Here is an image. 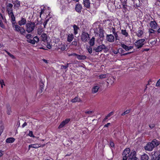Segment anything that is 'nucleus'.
Returning <instances> with one entry per match:
<instances>
[{
  "mask_svg": "<svg viewBox=\"0 0 160 160\" xmlns=\"http://www.w3.org/2000/svg\"><path fill=\"white\" fill-rule=\"evenodd\" d=\"M92 111H88L85 112V113L88 114H91L92 113Z\"/></svg>",
  "mask_w": 160,
  "mask_h": 160,
  "instance_id": "nucleus-59",
  "label": "nucleus"
},
{
  "mask_svg": "<svg viewBox=\"0 0 160 160\" xmlns=\"http://www.w3.org/2000/svg\"><path fill=\"white\" fill-rule=\"evenodd\" d=\"M113 114V112H111L108 113L105 117L104 119L103 120V121H105V120L108 119L109 118L112 116Z\"/></svg>",
  "mask_w": 160,
  "mask_h": 160,
  "instance_id": "nucleus-33",
  "label": "nucleus"
},
{
  "mask_svg": "<svg viewBox=\"0 0 160 160\" xmlns=\"http://www.w3.org/2000/svg\"><path fill=\"white\" fill-rule=\"evenodd\" d=\"M14 30L16 32H19L21 35H25L26 33L25 30L23 27L16 24L12 25Z\"/></svg>",
  "mask_w": 160,
  "mask_h": 160,
  "instance_id": "nucleus-3",
  "label": "nucleus"
},
{
  "mask_svg": "<svg viewBox=\"0 0 160 160\" xmlns=\"http://www.w3.org/2000/svg\"><path fill=\"white\" fill-rule=\"evenodd\" d=\"M3 154V152L2 151H0V157L2 156Z\"/></svg>",
  "mask_w": 160,
  "mask_h": 160,
  "instance_id": "nucleus-57",
  "label": "nucleus"
},
{
  "mask_svg": "<svg viewBox=\"0 0 160 160\" xmlns=\"http://www.w3.org/2000/svg\"><path fill=\"white\" fill-rule=\"evenodd\" d=\"M41 146L40 144L36 143L34 144H31L28 146V150H29L31 148H38Z\"/></svg>",
  "mask_w": 160,
  "mask_h": 160,
  "instance_id": "nucleus-16",
  "label": "nucleus"
},
{
  "mask_svg": "<svg viewBox=\"0 0 160 160\" xmlns=\"http://www.w3.org/2000/svg\"><path fill=\"white\" fill-rule=\"evenodd\" d=\"M149 25L152 29H155L157 28V24L155 21H151L149 23Z\"/></svg>",
  "mask_w": 160,
  "mask_h": 160,
  "instance_id": "nucleus-17",
  "label": "nucleus"
},
{
  "mask_svg": "<svg viewBox=\"0 0 160 160\" xmlns=\"http://www.w3.org/2000/svg\"><path fill=\"white\" fill-rule=\"evenodd\" d=\"M159 144V142L155 139L153 140L151 142L148 143L145 146V150L150 151H152L155 146H157Z\"/></svg>",
  "mask_w": 160,
  "mask_h": 160,
  "instance_id": "nucleus-2",
  "label": "nucleus"
},
{
  "mask_svg": "<svg viewBox=\"0 0 160 160\" xmlns=\"http://www.w3.org/2000/svg\"><path fill=\"white\" fill-rule=\"evenodd\" d=\"M100 88L99 85L96 84L94 85L92 89V93L94 94L97 92Z\"/></svg>",
  "mask_w": 160,
  "mask_h": 160,
  "instance_id": "nucleus-11",
  "label": "nucleus"
},
{
  "mask_svg": "<svg viewBox=\"0 0 160 160\" xmlns=\"http://www.w3.org/2000/svg\"><path fill=\"white\" fill-rule=\"evenodd\" d=\"M115 78L112 77H109L107 80V82L108 85H112L114 83Z\"/></svg>",
  "mask_w": 160,
  "mask_h": 160,
  "instance_id": "nucleus-15",
  "label": "nucleus"
},
{
  "mask_svg": "<svg viewBox=\"0 0 160 160\" xmlns=\"http://www.w3.org/2000/svg\"><path fill=\"white\" fill-rule=\"evenodd\" d=\"M99 35L100 38H102L103 37V30L102 29H99Z\"/></svg>",
  "mask_w": 160,
  "mask_h": 160,
  "instance_id": "nucleus-36",
  "label": "nucleus"
},
{
  "mask_svg": "<svg viewBox=\"0 0 160 160\" xmlns=\"http://www.w3.org/2000/svg\"><path fill=\"white\" fill-rule=\"evenodd\" d=\"M66 49L65 46L63 44H61V46H60L58 48V49H60L62 51H63L65 50Z\"/></svg>",
  "mask_w": 160,
  "mask_h": 160,
  "instance_id": "nucleus-35",
  "label": "nucleus"
},
{
  "mask_svg": "<svg viewBox=\"0 0 160 160\" xmlns=\"http://www.w3.org/2000/svg\"><path fill=\"white\" fill-rule=\"evenodd\" d=\"M111 124L110 123H108L107 124L104 125V127H108V126Z\"/></svg>",
  "mask_w": 160,
  "mask_h": 160,
  "instance_id": "nucleus-56",
  "label": "nucleus"
},
{
  "mask_svg": "<svg viewBox=\"0 0 160 160\" xmlns=\"http://www.w3.org/2000/svg\"><path fill=\"white\" fill-rule=\"evenodd\" d=\"M156 86V87H160V79L157 81Z\"/></svg>",
  "mask_w": 160,
  "mask_h": 160,
  "instance_id": "nucleus-46",
  "label": "nucleus"
},
{
  "mask_svg": "<svg viewBox=\"0 0 160 160\" xmlns=\"http://www.w3.org/2000/svg\"><path fill=\"white\" fill-rule=\"evenodd\" d=\"M95 38L94 37H92L91 38L89 42L90 45L91 46H92L94 44Z\"/></svg>",
  "mask_w": 160,
  "mask_h": 160,
  "instance_id": "nucleus-31",
  "label": "nucleus"
},
{
  "mask_svg": "<svg viewBox=\"0 0 160 160\" xmlns=\"http://www.w3.org/2000/svg\"><path fill=\"white\" fill-rule=\"evenodd\" d=\"M77 54L75 53H73L71 54H68V55L69 56H74L76 57Z\"/></svg>",
  "mask_w": 160,
  "mask_h": 160,
  "instance_id": "nucleus-53",
  "label": "nucleus"
},
{
  "mask_svg": "<svg viewBox=\"0 0 160 160\" xmlns=\"http://www.w3.org/2000/svg\"><path fill=\"white\" fill-rule=\"evenodd\" d=\"M155 126L154 124H151L149 125V127L151 128H153Z\"/></svg>",
  "mask_w": 160,
  "mask_h": 160,
  "instance_id": "nucleus-54",
  "label": "nucleus"
},
{
  "mask_svg": "<svg viewBox=\"0 0 160 160\" xmlns=\"http://www.w3.org/2000/svg\"><path fill=\"white\" fill-rule=\"evenodd\" d=\"M106 48V46L102 44L98 46L97 47H94L93 48V50L97 52H100L104 49Z\"/></svg>",
  "mask_w": 160,
  "mask_h": 160,
  "instance_id": "nucleus-8",
  "label": "nucleus"
},
{
  "mask_svg": "<svg viewBox=\"0 0 160 160\" xmlns=\"http://www.w3.org/2000/svg\"><path fill=\"white\" fill-rule=\"evenodd\" d=\"M27 41L28 42L32 43V44H35V42H34V41L33 39H30L29 40H27Z\"/></svg>",
  "mask_w": 160,
  "mask_h": 160,
  "instance_id": "nucleus-39",
  "label": "nucleus"
},
{
  "mask_svg": "<svg viewBox=\"0 0 160 160\" xmlns=\"http://www.w3.org/2000/svg\"><path fill=\"white\" fill-rule=\"evenodd\" d=\"M136 33L138 37L141 38L142 37V35L143 34V32L142 30H139L136 32Z\"/></svg>",
  "mask_w": 160,
  "mask_h": 160,
  "instance_id": "nucleus-20",
  "label": "nucleus"
},
{
  "mask_svg": "<svg viewBox=\"0 0 160 160\" xmlns=\"http://www.w3.org/2000/svg\"><path fill=\"white\" fill-rule=\"evenodd\" d=\"M107 40L109 42H113L114 41V37L113 35L110 34L109 35H107L106 36Z\"/></svg>",
  "mask_w": 160,
  "mask_h": 160,
  "instance_id": "nucleus-13",
  "label": "nucleus"
},
{
  "mask_svg": "<svg viewBox=\"0 0 160 160\" xmlns=\"http://www.w3.org/2000/svg\"><path fill=\"white\" fill-rule=\"evenodd\" d=\"M156 34L155 31L153 29H150L149 30V37L151 38L156 37Z\"/></svg>",
  "mask_w": 160,
  "mask_h": 160,
  "instance_id": "nucleus-14",
  "label": "nucleus"
},
{
  "mask_svg": "<svg viewBox=\"0 0 160 160\" xmlns=\"http://www.w3.org/2000/svg\"><path fill=\"white\" fill-rule=\"evenodd\" d=\"M148 155L146 154H144L142 156L141 160H148Z\"/></svg>",
  "mask_w": 160,
  "mask_h": 160,
  "instance_id": "nucleus-30",
  "label": "nucleus"
},
{
  "mask_svg": "<svg viewBox=\"0 0 160 160\" xmlns=\"http://www.w3.org/2000/svg\"><path fill=\"white\" fill-rule=\"evenodd\" d=\"M84 6L87 8H89L90 6V2L89 0H85L83 1Z\"/></svg>",
  "mask_w": 160,
  "mask_h": 160,
  "instance_id": "nucleus-24",
  "label": "nucleus"
},
{
  "mask_svg": "<svg viewBox=\"0 0 160 160\" xmlns=\"http://www.w3.org/2000/svg\"><path fill=\"white\" fill-rule=\"evenodd\" d=\"M12 7L13 5L11 3H9L7 5V8L8 15L13 13L12 10Z\"/></svg>",
  "mask_w": 160,
  "mask_h": 160,
  "instance_id": "nucleus-12",
  "label": "nucleus"
},
{
  "mask_svg": "<svg viewBox=\"0 0 160 160\" xmlns=\"http://www.w3.org/2000/svg\"><path fill=\"white\" fill-rule=\"evenodd\" d=\"M157 160H160V154L158 156L157 158Z\"/></svg>",
  "mask_w": 160,
  "mask_h": 160,
  "instance_id": "nucleus-64",
  "label": "nucleus"
},
{
  "mask_svg": "<svg viewBox=\"0 0 160 160\" xmlns=\"http://www.w3.org/2000/svg\"><path fill=\"white\" fill-rule=\"evenodd\" d=\"M82 41L85 42L88 41L90 39L89 35L88 34L85 32H83L81 36Z\"/></svg>",
  "mask_w": 160,
  "mask_h": 160,
  "instance_id": "nucleus-6",
  "label": "nucleus"
},
{
  "mask_svg": "<svg viewBox=\"0 0 160 160\" xmlns=\"http://www.w3.org/2000/svg\"><path fill=\"white\" fill-rule=\"evenodd\" d=\"M113 52L115 54H117L118 53V52L117 51H115V50H113Z\"/></svg>",
  "mask_w": 160,
  "mask_h": 160,
  "instance_id": "nucleus-63",
  "label": "nucleus"
},
{
  "mask_svg": "<svg viewBox=\"0 0 160 160\" xmlns=\"http://www.w3.org/2000/svg\"><path fill=\"white\" fill-rule=\"evenodd\" d=\"M6 52H7V53L8 54V55L9 56H10L12 58H14V56L13 55L11 54H10V53L8 52L7 51H6Z\"/></svg>",
  "mask_w": 160,
  "mask_h": 160,
  "instance_id": "nucleus-49",
  "label": "nucleus"
},
{
  "mask_svg": "<svg viewBox=\"0 0 160 160\" xmlns=\"http://www.w3.org/2000/svg\"><path fill=\"white\" fill-rule=\"evenodd\" d=\"M43 32V30L42 28H39L38 29V35H41Z\"/></svg>",
  "mask_w": 160,
  "mask_h": 160,
  "instance_id": "nucleus-37",
  "label": "nucleus"
},
{
  "mask_svg": "<svg viewBox=\"0 0 160 160\" xmlns=\"http://www.w3.org/2000/svg\"><path fill=\"white\" fill-rule=\"evenodd\" d=\"M35 26L34 22H29L26 24V30L28 33L32 32L34 30Z\"/></svg>",
  "mask_w": 160,
  "mask_h": 160,
  "instance_id": "nucleus-4",
  "label": "nucleus"
},
{
  "mask_svg": "<svg viewBox=\"0 0 160 160\" xmlns=\"http://www.w3.org/2000/svg\"><path fill=\"white\" fill-rule=\"evenodd\" d=\"M82 9V6L80 4L78 3L76 4L75 7V10L77 12H81Z\"/></svg>",
  "mask_w": 160,
  "mask_h": 160,
  "instance_id": "nucleus-19",
  "label": "nucleus"
},
{
  "mask_svg": "<svg viewBox=\"0 0 160 160\" xmlns=\"http://www.w3.org/2000/svg\"><path fill=\"white\" fill-rule=\"evenodd\" d=\"M26 19L22 18L18 22V24L20 26H22V25H24L26 24Z\"/></svg>",
  "mask_w": 160,
  "mask_h": 160,
  "instance_id": "nucleus-18",
  "label": "nucleus"
},
{
  "mask_svg": "<svg viewBox=\"0 0 160 160\" xmlns=\"http://www.w3.org/2000/svg\"><path fill=\"white\" fill-rule=\"evenodd\" d=\"M145 41L144 39H139L135 42V45L138 48H140L144 44Z\"/></svg>",
  "mask_w": 160,
  "mask_h": 160,
  "instance_id": "nucleus-7",
  "label": "nucleus"
},
{
  "mask_svg": "<svg viewBox=\"0 0 160 160\" xmlns=\"http://www.w3.org/2000/svg\"><path fill=\"white\" fill-rule=\"evenodd\" d=\"M156 42V40H154L153 41L150 42V43L152 45H155Z\"/></svg>",
  "mask_w": 160,
  "mask_h": 160,
  "instance_id": "nucleus-45",
  "label": "nucleus"
},
{
  "mask_svg": "<svg viewBox=\"0 0 160 160\" xmlns=\"http://www.w3.org/2000/svg\"><path fill=\"white\" fill-rule=\"evenodd\" d=\"M26 38L28 39V40H29L32 38V35L30 34H28L26 35Z\"/></svg>",
  "mask_w": 160,
  "mask_h": 160,
  "instance_id": "nucleus-38",
  "label": "nucleus"
},
{
  "mask_svg": "<svg viewBox=\"0 0 160 160\" xmlns=\"http://www.w3.org/2000/svg\"><path fill=\"white\" fill-rule=\"evenodd\" d=\"M40 88H43L44 87V85L42 82H40Z\"/></svg>",
  "mask_w": 160,
  "mask_h": 160,
  "instance_id": "nucleus-50",
  "label": "nucleus"
},
{
  "mask_svg": "<svg viewBox=\"0 0 160 160\" xmlns=\"http://www.w3.org/2000/svg\"><path fill=\"white\" fill-rule=\"evenodd\" d=\"M28 135L31 137H34L32 131H30L28 133Z\"/></svg>",
  "mask_w": 160,
  "mask_h": 160,
  "instance_id": "nucleus-47",
  "label": "nucleus"
},
{
  "mask_svg": "<svg viewBox=\"0 0 160 160\" xmlns=\"http://www.w3.org/2000/svg\"><path fill=\"white\" fill-rule=\"evenodd\" d=\"M74 29V33L76 35L78 33V31L79 29V28L75 25H74L73 26Z\"/></svg>",
  "mask_w": 160,
  "mask_h": 160,
  "instance_id": "nucleus-27",
  "label": "nucleus"
},
{
  "mask_svg": "<svg viewBox=\"0 0 160 160\" xmlns=\"http://www.w3.org/2000/svg\"><path fill=\"white\" fill-rule=\"evenodd\" d=\"M0 83L2 88L3 87V85L5 86V85L3 80L2 79H0Z\"/></svg>",
  "mask_w": 160,
  "mask_h": 160,
  "instance_id": "nucleus-41",
  "label": "nucleus"
},
{
  "mask_svg": "<svg viewBox=\"0 0 160 160\" xmlns=\"http://www.w3.org/2000/svg\"><path fill=\"white\" fill-rule=\"evenodd\" d=\"M48 21H49V19H47L43 23V25L44 28H46V26L47 25V23H48Z\"/></svg>",
  "mask_w": 160,
  "mask_h": 160,
  "instance_id": "nucleus-43",
  "label": "nucleus"
},
{
  "mask_svg": "<svg viewBox=\"0 0 160 160\" xmlns=\"http://www.w3.org/2000/svg\"><path fill=\"white\" fill-rule=\"evenodd\" d=\"M27 125V123L26 122H24V123L22 125V128H23Z\"/></svg>",
  "mask_w": 160,
  "mask_h": 160,
  "instance_id": "nucleus-58",
  "label": "nucleus"
},
{
  "mask_svg": "<svg viewBox=\"0 0 160 160\" xmlns=\"http://www.w3.org/2000/svg\"><path fill=\"white\" fill-rule=\"evenodd\" d=\"M136 152L132 151L130 152V150L129 148H126L123 151L122 160H138L136 157Z\"/></svg>",
  "mask_w": 160,
  "mask_h": 160,
  "instance_id": "nucleus-1",
  "label": "nucleus"
},
{
  "mask_svg": "<svg viewBox=\"0 0 160 160\" xmlns=\"http://www.w3.org/2000/svg\"><path fill=\"white\" fill-rule=\"evenodd\" d=\"M42 61L44 62H45L46 63H48V61L46 59H42Z\"/></svg>",
  "mask_w": 160,
  "mask_h": 160,
  "instance_id": "nucleus-61",
  "label": "nucleus"
},
{
  "mask_svg": "<svg viewBox=\"0 0 160 160\" xmlns=\"http://www.w3.org/2000/svg\"><path fill=\"white\" fill-rule=\"evenodd\" d=\"M33 40L35 42H38L39 41V38L37 36H35L33 38Z\"/></svg>",
  "mask_w": 160,
  "mask_h": 160,
  "instance_id": "nucleus-40",
  "label": "nucleus"
},
{
  "mask_svg": "<svg viewBox=\"0 0 160 160\" xmlns=\"http://www.w3.org/2000/svg\"><path fill=\"white\" fill-rule=\"evenodd\" d=\"M81 101L80 99L77 97L71 100L72 102H80Z\"/></svg>",
  "mask_w": 160,
  "mask_h": 160,
  "instance_id": "nucleus-28",
  "label": "nucleus"
},
{
  "mask_svg": "<svg viewBox=\"0 0 160 160\" xmlns=\"http://www.w3.org/2000/svg\"><path fill=\"white\" fill-rule=\"evenodd\" d=\"M41 39L44 42L46 41L47 40V35L44 33H42L41 36Z\"/></svg>",
  "mask_w": 160,
  "mask_h": 160,
  "instance_id": "nucleus-25",
  "label": "nucleus"
},
{
  "mask_svg": "<svg viewBox=\"0 0 160 160\" xmlns=\"http://www.w3.org/2000/svg\"><path fill=\"white\" fill-rule=\"evenodd\" d=\"M130 112V110H127L125 111L121 115L122 116H123L125 115L126 114H128Z\"/></svg>",
  "mask_w": 160,
  "mask_h": 160,
  "instance_id": "nucleus-44",
  "label": "nucleus"
},
{
  "mask_svg": "<svg viewBox=\"0 0 160 160\" xmlns=\"http://www.w3.org/2000/svg\"><path fill=\"white\" fill-rule=\"evenodd\" d=\"M0 27L3 28H5V26L3 25L2 22H0Z\"/></svg>",
  "mask_w": 160,
  "mask_h": 160,
  "instance_id": "nucleus-48",
  "label": "nucleus"
},
{
  "mask_svg": "<svg viewBox=\"0 0 160 160\" xmlns=\"http://www.w3.org/2000/svg\"><path fill=\"white\" fill-rule=\"evenodd\" d=\"M112 32L115 36L116 39L117 40L118 39L117 38L118 37V34H117V33L116 32H114V31H112Z\"/></svg>",
  "mask_w": 160,
  "mask_h": 160,
  "instance_id": "nucleus-51",
  "label": "nucleus"
},
{
  "mask_svg": "<svg viewBox=\"0 0 160 160\" xmlns=\"http://www.w3.org/2000/svg\"><path fill=\"white\" fill-rule=\"evenodd\" d=\"M121 33L125 37H127L128 35V34L126 30H121Z\"/></svg>",
  "mask_w": 160,
  "mask_h": 160,
  "instance_id": "nucleus-32",
  "label": "nucleus"
},
{
  "mask_svg": "<svg viewBox=\"0 0 160 160\" xmlns=\"http://www.w3.org/2000/svg\"><path fill=\"white\" fill-rule=\"evenodd\" d=\"M121 46L122 48H123L127 51H128L132 49L134 47L133 45L127 46L123 43H121Z\"/></svg>",
  "mask_w": 160,
  "mask_h": 160,
  "instance_id": "nucleus-9",
  "label": "nucleus"
},
{
  "mask_svg": "<svg viewBox=\"0 0 160 160\" xmlns=\"http://www.w3.org/2000/svg\"><path fill=\"white\" fill-rule=\"evenodd\" d=\"M47 47L48 49H50L51 48V46L50 44H48L47 45Z\"/></svg>",
  "mask_w": 160,
  "mask_h": 160,
  "instance_id": "nucleus-60",
  "label": "nucleus"
},
{
  "mask_svg": "<svg viewBox=\"0 0 160 160\" xmlns=\"http://www.w3.org/2000/svg\"><path fill=\"white\" fill-rule=\"evenodd\" d=\"M3 20V17L1 13H0V22H2Z\"/></svg>",
  "mask_w": 160,
  "mask_h": 160,
  "instance_id": "nucleus-52",
  "label": "nucleus"
},
{
  "mask_svg": "<svg viewBox=\"0 0 160 160\" xmlns=\"http://www.w3.org/2000/svg\"><path fill=\"white\" fill-rule=\"evenodd\" d=\"M6 108L7 114L8 115H10L12 112L11 109L9 105H7L6 107Z\"/></svg>",
  "mask_w": 160,
  "mask_h": 160,
  "instance_id": "nucleus-26",
  "label": "nucleus"
},
{
  "mask_svg": "<svg viewBox=\"0 0 160 160\" xmlns=\"http://www.w3.org/2000/svg\"><path fill=\"white\" fill-rule=\"evenodd\" d=\"M70 121V119L67 118L65 120L62 121L60 123L59 126L58 127L59 128H61L64 127L66 124H68L69 122Z\"/></svg>",
  "mask_w": 160,
  "mask_h": 160,
  "instance_id": "nucleus-10",
  "label": "nucleus"
},
{
  "mask_svg": "<svg viewBox=\"0 0 160 160\" xmlns=\"http://www.w3.org/2000/svg\"><path fill=\"white\" fill-rule=\"evenodd\" d=\"M9 15L11 18V20L12 22V25L16 24L15 18L13 13L9 14Z\"/></svg>",
  "mask_w": 160,
  "mask_h": 160,
  "instance_id": "nucleus-21",
  "label": "nucleus"
},
{
  "mask_svg": "<svg viewBox=\"0 0 160 160\" xmlns=\"http://www.w3.org/2000/svg\"><path fill=\"white\" fill-rule=\"evenodd\" d=\"M110 146L112 147H114V143L113 142H111L110 143Z\"/></svg>",
  "mask_w": 160,
  "mask_h": 160,
  "instance_id": "nucleus-55",
  "label": "nucleus"
},
{
  "mask_svg": "<svg viewBox=\"0 0 160 160\" xmlns=\"http://www.w3.org/2000/svg\"><path fill=\"white\" fill-rule=\"evenodd\" d=\"M50 12V9L49 7L47 6L44 7L43 8L42 10L40 13V17H41L42 14H44V15L47 16V14H48V16L49 15Z\"/></svg>",
  "mask_w": 160,
  "mask_h": 160,
  "instance_id": "nucleus-5",
  "label": "nucleus"
},
{
  "mask_svg": "<svg viewBox=\"0 0 160 160\" xmlns=\"http://www.w3.org/2000/svg\"><path fill=\"white\" fill-rule=\"evenodd\" d=\"M15 139L13 138H7L6 140V142L8 143H12L13 142Z\"/></svg>",
  "mask_w": 160,
  "mask_h": 160,
  "instance_id": "nucleus-29",
  "label": "nucleus"
},
{
  "mask_svg": "<svg viewBox=\"0 0 160 160\" xmlns=\"http://www.w3.org/2000/svg\"><path fill=\"white\" fill-rule=\"evenodd\" d=\"M76 58L79 60H82L85 59L87 57L85 55H80L77 54Z\"/></svg>",
  "mask_w": 160,
  "mask_h": 160,
  "instance_id": "nucleus-22",
  "label": "nucleus"
},
{
  "mask_svg": "<svg viewBox=\"0 0 160 160\" xmlns=\"http://www.w3.org/2000/svg\"><path fill=\"white\" fill-rule=\"evenodd\" d=\"M87 50L88 51V52L91 54L92 53V48L90 47H89L88 48H87Z\"/></svg>",
  "mask_w": 160,
  "mask_h": 160,
  "instance_id": "nucleus-42",
  "label": "nucleus"
},
{
  "mask_svg": "<svg viewBox=\"0 0 160 160\" xmlns=\"http://www.w3.org/2000/svg\"><path fill=\"white\" fill-rule=\"evenodd\" d=\"M74 38V35L72 34H69L67 37V41L68 42H71L72 41Z\"/></svg>",
  "mask_w": 160,
  "mask_h": 160,
  "instance_id": "nucleus-23",
  "label": "nucleus"
},
{
  "mask_svg": "<svg viewBox=\"0 0 160 160\" xmlns=\"http://www.w3.org/2000/svg\"><path fill=\"white\" fill-rule=\"evenodd\" d=\"M108 74H102L99 75L98 77L99 79H102L103 78H105L107 77H108Z\"/></svg>",
  "mask_w": 160,
  "mask_h": 160,
  "instance_id": "nucleus-34",
  "label": "nucleus"
},
{
  "mask_svg": "<svg viewBox=\"0 0 160 160\" xmlns=\"http://www.w3.org/2000/svg\"><path fill=\"white\" fill-rule=\"evenodd\" d=\"M61 68H64V69H66L67 68V67H66V66L62 65L61 67Z\"/></svg>",
  "mask_w": 160,
  "mask_h": 160,
  "instance_id": "nucleus-62",
  "label": "nucleus"
}]
</instances>
